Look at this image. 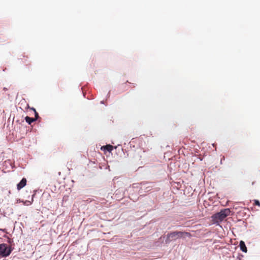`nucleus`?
<instances>
[{
  "instance_id": "nucleus-9",
  "label": "nucleus",
  "mask_w": 260,
  "mask_h": 260,
  "mask_svg": "<svg viewBox=\"0 0 260 260\" xmlns=\"http://www.w3.org/2000/svg\"><path fill=\"white\" fill-rule=\"evenodd\" d=\"M121 192H123V190L122 189H119L116 190L115 191V196H117V197H121L124 195V193L121 196L120 193Z\"/></svg>"
},
{
  "instance_id": "nucleus-4",
  "label": "nucleus",
  "mask_w": 260,
  "mask_h": 260,
  "mask_svg": "<svg viewBox=\"0 0 260 260\" xmlns=\"http://www.w3.org/2000/svg\"><path fill=\"white\" fill-rule=\"evenodd\" d=\"M13 249L14 248L11 245H8L6 243L0 244V258L9 256Z\"/></svg>"
},
{
  "instance_id": "nucleus-3",
  "label": "nucleus",
  "mask_w": 260,
  "mask_h": 260,
  "mask_svg": "<svg viewBox=\"0 0 260 260\" xmlns=\"http://www.w3.org/2000/svg\"><path fill=\"white\" fill-rule=\"evenodd\" d=\"M129 147H126L124 149L123 147H100L101 150L104 151L105 152H109L111 153L115 152L119 155L120 157H126L128 156V153H127Z\"/></svg>"
},
{
  "instance_id": "nucleus-19",
  "label": "nucleus",
  "mask_w": 260,
  "mask_h": 260,
  "mask_svg": "<svg viewBox=\"0 0 260 260\" xmlns=\"http://www.w3.org/2000/svg\"><path fill=\"white\" fill-rule=\"evenodd\" d=\"M31 110H32V111H34L35 112V113L36 112H37V111H36V109H35L34 108H31Z\"/></svg>"
},
{
  "instance_id": "nucleus-11",
  "label": "nucleus",
  "mask_w": 260,
  "mask_h": 260,
  "mask_svg": "<svg viewBox=\"0 0 260 260\" xmlns=\"http://www.w3.org/2000/svg\"><path fill=\"white\" fill-rule=\"evenodd\" d=\"M254 204L255 206H257L258 207H260V202L257 200H254Z\"/></svg>"
},
{
  "instance_id": "nucleus-15",
  "label": "nucleus",
  "mask_w": 260,
  "mask_h": 260,
  "mask_svg": "<svg viewBox=\"0 0 260 260\" xmlns=\"http://www.w3.org/2000/svg\"><path fill=\"white\" fill-rule=\"evenodd\" d=\"M136 151H137L138 152L142 151V147H137V150Z\"/></svg>"
},
{
  "instance_id": "nucleus-18",
  "label": "nucleus",
  "mask_w": 260,
  "mask_h": 260,
  "mask_svg": "<svg viewBox=\"0 0 260 260\" xmlns=\"http://www.w3.org/2000/svg\"><path fill=\"white\" fill-rule=\"evenodd\" d=\"M103 146H108V147H109V146H113L112 145H110V144H107L106 145H104Z\"/></svg>"
},
{
  "instance_id": "nucleus-1",
  "label": "nucleus",
  "mask_w": 260,
  "mask_h": 260,
  "mask_svg": "<svg viewBox=\"0 0 260 260\" xmlns=\"http://www.w3.org/2000/svg\"><path fill=\"white\" fill-rule=\"evenodd\" d=\"M230 208L222 209L219 212L212 215V221L214 224L218 225L226 217L230 215Z\"/></svg>"
},
{
  "instance_id": "nucleus-20",
  "label": "nucleus",
  "mask_w": 260,
  "mask_h": 260,
  "mask_svg": "<svg viewBox=\"0 0 260 260\" xmlns=\"http://www.w3.org/2000/svg\"><path fill=\"white\" fill-rule=\"evenodd\" d=\"M5 230H6L5 229H4V230H3V229H0V231L4 232V231H5Z\"/></svg>"
},
{
  "instance_id": "nucleus-8",
  "label": "nucleus",
  "mask_w": 260,
  "mask_h": 260,
  "mask_svg": "<svg viewBox=\"0 0 260 260\" xmlns=\"http://www.w3.org/2000/svg\"><path fill=\"white\" fill-rule=\"evenodd\" d=\"M25 120L29 124H30L32 122L36 121V119H34V118H31L29 116H26Z\"/></svg>"
},
{
  "instance_id": "nucleus-14",
  "label": "nucleus",
  "mask_w": 260,
  "mask_h": 260,
  "mask_svg": "<svg viewBox=\"0 0 260 260\" xmlns=\"http://www.w3.org/2000/svg\"><path fill=\"white\" fill-rule=\"evenodd\" d=\"M37 190H34V194L31 196V200H32V199H33V200H34V198L35 197V195H36V192H37Z\"/></svg>"
},
{
  "instance_id": "nucleus-6",
  "label": "nucleus",
  "mask_w": 260,
  "mask_h": 260,
  "mask_svg": "<svg viewBox=\"0 0 260 260\" xmlns=\"http://www.w3.org/2000/svg\"><path fill=\"white\" fill-rule=\"evenodd\" d=\"M27 183V180L25 177L22 178L20 181L17 184V189L18 190H21L26 185Z\"/></svg>"
},
{
  "instance_id": "nucleus-7",
  "label": "nucleus",
  "mask_w": 260,
  "mask_h": 260,
  "mask_svg": "<svg viewBox=\"0 0 260 260\" xmlns=\"http://www.w3.org/2000/svg\"><path fill=\"white\" fill-rule=\"evenodd\" d=\"M239 247L240 250L243 252L246 253L247 252V248L244 241H241L239 243Z\"/></svg>"
},
{
  "instance_id": "nucleus-10",
  "label": "nucleus",
  "mask_w": 260,
  "mask_h": 260,
  "mask_svg": "<svg viewBox=\"0 0 260 260\" xmlns=\"http://www.w3.org/2000/svg\"><path fill=\"white\" fill-rule=\"evenodd\" d=\"M33 202V199L31 200V201L26 200L24 204L25 205L29 206Z\"/></svg>"
},
{
  "instance_id": "nucleus-16",
  "label": "nucleus",
  "mask_w": 260,
  "mask_h": 260,
  "mask_svg": "<svg viewBox=\"0 0 260 260\" xmlns=\"http://www.w3.org/2000/svg\"><path fill=\"white\" fill-rule=\"evenodd\" d=\"M224 159H225V158H224V156H223V157L221 158V160H220V164H222V161H223V160H224Z\"/></svg>"
},
{
  "instance_id": "nucleus-12",
  "label": "nucleus",
  "mask_w": 260,
  "mask_h": 260,
  "mask_svg": "<svg viewBox=\"0 0 260 260\" xmlns=\"http://www.w3.org/2000/svg\"><path fill=\"white\" fill-rule=\"evenodd\" d=\"M7 242H8L9 244H11H11L14 242V241H13V239H11V238H10L8 237Z\"/></svg>"
},
{
  "instance_id": "nucleus-2",
  "label": "nucleus",
  "mask_w": 260,
  "mask_h": 260,
  "mask_svg": "<svg viewBox=\"0 0 260 260\" xmlns=\"http://www.w3.org/2000/svg\"><path fill=\"white\" fill-rule=\"evenodd\" d=\"M185 235L188 236L189 235V233L177 231L168 233L166 236L163 237L164 238H165V243L166 244H169L171 242L175 241L178 239H180L183 237Z\"/></svg>"
},
{
  "instance_id": "nucleus-13",
  "label": "nucleus",
  "mask_w": 260,
  "mask_h": 260,
  "mask_svg": "<svg viewBox=\"0 0 260 260\" xmlns=\"http://www.w3.org/2000/svg\"><path fill=\"white\" fill-rule=\"evenodd\" d=\"M35 117L34 118V119H36V120H37L38 119V118L39 117V114L37 113V112H36L35 113Z\"/></svg>"
},
{
  "instance_id": "nucleus-5",
  "label": "nucleus",
  "mask_w": 260,
  "mask_h": 260,
  "mask_svg": "<svg viewBox=\"0 0 260 260\" xmlns=\"http://www.w3.org/2000/svg\"><path fill=\"white\" fill-rule=\"evenodd\" d=\"M150 184L151 183L150 182H141L140 184V189L141 190H145V192L149 191L150 188L152 187V186L150 185Z\"/></svg>"
},
{
  "instance_id": "nucleus-17",
  "label": "nucleus",
  "mask_w": 260,
  "mask_h": 260,
  "mask_svg": "<svg viewBox=\"0 0 260 260\" xmlns=\"http://www.w3.org/2000/svg\"><path fill=\"white\" fill-rule=\"evenodd\" d=\"M181 151H182V153H183V150L182 149V148H180L178 150V152L179 153H180L181 152Z\"/></svg>"
}]
</instances>
